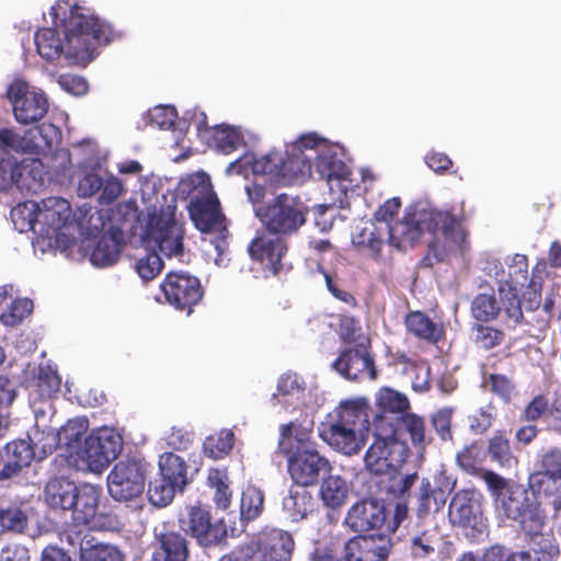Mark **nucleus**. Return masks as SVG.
<instances>
[{"label":"nucleus","instance_id":"1","mask_svg":"<svg viewBox=\"0 0 561 561\" xmlns=\"http://www.w3.org/2000/svg\"><path fill=\"white\" fill-rule=\"evenodd\" d=\"M376 405L378 411L370 421L371 405L366 397L341 400L321 423L320 437L337 453L358 455L367 443L370 424L381 431L386 423L411 410L408 397L389 387L379 389Z\"/></svg>","mask_w":561,"mask_h":561},{"label":"nucleus","instance_id":"2","mask_svg":"<svg viewBox=\"0 0 561 561\" xmlns=\"http://www.w3.org/2000/svg\"><path fill=\"white\" fill-rule=\"evenodd\" d=\"M50 15L55 26L62 30L65 39L61 41L54 27L35 32L37 53L47 61H55L65 55L75 62H89L99 45H107L121 37V33L108 22L70 0H58L51 7Z\"/></svg>","mask_w":561,"mask_h":561},{"label":"nucleus","instance_id":"3","mask_svg":"<svg viewBox=\"0 0 561 561\" xmlns=\"http://www.w3.org/2000/svg\"><path fill=\"white\" fill-rule=\"evenodd\" d=\"M481 478L485 482L491 494L500 500L501 508L508 519L516 522L519 528L531 540L541 537L545 541L540 550L550 557L559 553L558 545L551 535L542 534L546 524V515L540 504L528 496L527 490L522 484H510L508 481L492 470H484Z\"/></svg>","mask_w":561,"mask_h":561},{"label":"nucleus","instance_id":"4","mask_svg":"<svg viewBox=\"0 0 561 561\" xmlns=\"http://www.w3.org/2000/svg\"><path fill=\"white\" fill-rule=\"evenodd\" d=\"M179 190L190 201L187 208L195 227L202 232L217 233L215 248L219 253H224L228 247L226 217L208 175L192 174L180 182Z\"/></svg>","mask_w":561,"mask_h":561},{"label":"nucleus","instance_id":"5","mask_svg":"<svg viewBox=\"0 0 561 561\" xmlns=\"http://www.w3.org/2000/svg\"><path fill=\"white\" fill-rule=\"evenodd\" d=\"M309 209L298 198L280 193L255 209V215L266 231L290 237L307 222Z\"/></svg>","mask_w":561,"mask_h":561},{"label":"nucleus","instance_id":"6","mask_svg":"<svg viewBox=\"0 0 561 561\" xmlns=\"http://www.w3.org/2000/svg\"><path fill=\"white\" fill-rule=\"evenodd\" d=\"M427 232L434 236L440 232L450 249L462 250L467 244L469 232L465 227L467 216L463 204L439 208H422L420 216Z\"/></svg>","mask_w":561,"mask_h":561},{"label":"nucleus","instance_id":"7","mask_svg":"<svg viewBox=\"0 0 561 561\" xmlns=\"http://www.w3.org/2000/svg\"><path fill=\"white\" fill-rule=\"evenodd\" d=\"M310 171V159L291 150L285 153L271 151L253 163L254 173L270 175L280 186H288L304 180Z\"/></svg>","mask_w":561,"mask_h":561},{"label":"nucleus","instance_id":"8","mask_svg":"<svg viewBox=\"0 0 561 561\" xmlns=\"http://www.w3.org/2000/svg\"><path fill=\"white\" fill-rule=\"evenodd\" d=\"M374 430V442L367 448L364 462L368 471L375 474H386L398 471L407 462L410 448L401 439L383 437L377 427Z\"/></svg>","mask_w":561,"mask_h":561},{"label":"nucleus","instance_id":"9","mask_svg":"<svg viewBox=\"0 0 561 561\" xmlns=\"http://www.w3.org/2000/svg\"><path fill=\"white\" fill-rule=\"evenodd\" d=\"M179 525L185 536L190 535L203 548L216 546L227 537L225 522L214 520L210 510L201 504L186 506Z\"/></svg>","mask_w":561,"mask_h":561},{"label":"nucleus","instance_id":"10","mask_svg":"<svg viewBox=\"0 0 561 561\" xmlns=\"http://www.w3.org/2000/svg\"><path fill=\"white\" fill-rule=\"evenodd\" d=\"M145 240L168 257L183 254V228L173 211L161 209L159 213L150 214L145 229Z\"/></svg>","mask_w":561,"mask_h":561},{"label":"nucleus","instance_id":"11","mask_svg":"<svg viewBox=\"0 0 561 561\" xmlns=\"http://www.w3.org/2000/svg\"><path fill=\"white\" fill-rule=\"evenodd\" d=\"M147 463L138 459L119 460L107 476L110 495L116 501H130L142 494Z\"/></svg>","mask_w":561,"mask_h":561},{"label":"nucleus","instance_id":"12","mask_svg":"<svg viewBox=\"0 0 561 561\" xmlns=\"http://www.w3.org/2000/svg\"><path fill=\"white\" fill-rule=\"evenodd\" d=\"M168 304L190 314L193 307L203 298L204 290L199 279L185 272H169L160 284Z\"/></svg>","mask_w":561,"mask_h":561},{"label":"nucleus","instance_id":"13","mask_svg":"<svg viewBox=\"0 0 561 561\" xmlns=\"http://www.w3.org/2000/svg\"><path fill=\"white\" fill-rule=\"evenodd\" d=\"M122 451V437L108 428H102L84 438L80 457L92 471H102Z\"/></svg>","mask_w":561,"mask_h":561},{"label":"nucleus","instance_id":"14","mask_svg":"<svg viewBox=\"0 0 561 561\" xmlns=\"http://www.w3.org/2000/svg\"><path fill=\"white\" fill-rule=\"evenodd\" d=\"M287 458V471L291 480L300 486L316 485L321 474L331 471L328 458L317 448L283 454Z\"/></svg>","mask_w":561,"mask_h":561},{"label":"nucleus","instance_id":"15","mask_svg":"<svg viewBox=\"0 0 561 561\" xmlns=\"http://www.w3.org/2000/svg\"><path fill=\"white\" fill-rule=\"evenodd\" d=\"M332 366L342 377L351 381L378 378V370L369 346L363 343L344 348Z\"/></svg>","mask_w":561,"mask_h":561},{"label":"nucleus","instance_id":"16","mask_svg":"<svg viewBox=\"0 0 561 561\" xmlns=\"http://www.w3.org/2000/svg\"><path fill=\"white\" fill-rule=\"evenodd\" d=\"M60 540L73 549H79L81 561H123V556L116 547L98 541L88 529L80 530L76 526H66L60 534Z\"/></svg>","mask_w":561,"mask_h":561},{"label":"nucleus","instance_id":"17","mask_svg":"<svg viewBox=\"0 0 561 561\" xmlns=\"http://www.w3.org/2000/svg\"><path fill=\"white\" fill-rule=\"evenodd\" d=\"M481 497V494L476 490L463 489L457 491L448 507L451 524L461 528H471L481 534L485 528L482 520Z\"/></svg>","mask_w":561,"mask_h":561},{"label":"nucleus","instance_id":"18","mask_svg":"<svg viewBox=\"0 0 561 561\" xmlns=\"http://www.w3.org/2000/svg\"><path fill=\"white\" fill-rule=\"evenodd\" d=\"M344 524L354 533L376 531L385 537V504L374 499L358 501L348 508Z\"/></svg>","mask_w":561,"mask_h":561},{"label":"nucleus","instance_id":"19","mask_svg":"<svg viewBox=\"0 0 561 561\" xmlns=\"http://www.w3.org/2000/svg\"><path fill=\"white\" fill-rule=\"evenodd\" d=\"M7 93L13 104L14 117L21 124L37 122L48 111L47 99L41 93L30 91L23 82L12 83Z\"/></svg>","mask_w":561,"mask_h":561},{"label":"nucleus","instance_id":"20","mask_svg":"<svg viewBox=\"0 0 561 561\" xmlns=\"http://www.w3.org/2000/svg\"><path fill=\"white\" fill-rule=\"evenodd\" d=\"M248 251L252 260L276 275L283 267L282 260L288 251V244L285 237L265 230L249 243Z\"/></svg>","mask_w":561,"mask_h":561},{"label":"nucleus","instance_id":"21","mask_svg":"<svg viewBox=\"0 0 561 561\" xmlns=\"http://www.w3.org/2000/svg\"><path fill=\"white\" fill-rule=\"evenodd\" d=\"M101 497V489L89 483L78 485L76 490L75 503H72L71 518L72 523L67 526H76L77 529L91 530L92 528H104L103 523H99L98 507Z\"/></svg>","mask_w":561,"mask_h":561},{"label":"nucleus","instance_id":"22","mask_svg":"<svg viewBox=\"0 0 561 561\" xmlns=\"http://www.w3.org/2000/svg\"><path fill=\"white\" fill-rule=\"evenodd\" d=\"M379 433L383 437H394L405 444L410 440L412 446L417 449H424L431 443L424 417L411 412V410L393 422L386 423Z\"/></svg>","mask_w":561,"mask_h":561},{"label":"nucleus","instance_id":"23","mask_svg":"<svg viewBox=\"0 0 561 561\" xmlns=\"http://www.w3.org/2000/svg\"><path fill=\"white\" fill-rule=\"evenodd\" d=\"M190 542L184 534L167 524L154 529L150 561H188Z\"/></svg>","mask_w":561,"mask_h":561},{"label":"nucleus","instance_id":"24","mask_svg":"<svg viewBox=\"0 0 561 561\" xmlns=\"http://www.w3.org/2000/svg\"><path fill=\"white\" fill-rule=\"evenodd\" d=\"M421 214L422 208L410 209L401 220L388 225V243L400 251L413 248L426 231L420 219Z\"/></svg>","mask_w":561,"mask_h":561},{"label":"nucleus","instance_id":"25","mask_svg":"<svg viewBox=\"0 0 561 561\" xmlns=\"http://www.w3.org/2000/svg\"><path fill=\"white\" fill-rule=\"evenodd\" d=\"M313 421H291L279 426L278 450L282 454L317 448L312 438Z\"/></svg>","mask_w":561,"mask_h":561},{"label":"nucleus","instance_id":"26","mask_svg":"<svg viewBox=\"0 0 561 561\" xmlns=\"http://www.w3.org/2000/svg\"><path fill=\"white\" fill-rule=\"evenodd\" d=\"M70 203L58 196H49L38 203L39 216L38 233L49 236L61 229L70 218Z\"/></svg>","mask_w":561,"mask_h":561},{"label":"nucleus","instance_id":"27","mask_svg":"<svg viewBox=\"0 0 561 561\" xmlns=\"http://www.w3.org/2000/svg\"><path fill=\"white\" fill-rule=\"evenodd\" d=\"M256 545L267 561H289L295 549L291 534L276 528L261 534Z\"/></svg>","mask_w":561,"mask_h":561},{"label":"nucleus","instance_id":"28","mask_svg":"<svg viewBox=\"0 0 561 561\" xmlns=\"http://www.w3.org/2000/svg\"><path fill=\"white\" fill-rule=\"evenodd\" d=\"M34 446L28 439H14L5 444L2 456L3 466L0 469V478H12L28 467L35 459Z\"/></svg>","mask_w":561,"mask_h":561},{"label":"nucleus","instance_id":"29","mask_svg":"<svg viewBox=\"0 0 561 561\" xmlns=\"http://www.w3.org/2000/svg\"><path fill=\"white\" fill-rule=\"evenodd\" d=\"M403 323L408 334L428 344H437L445 335L443 325L420 310L409 311Z\"/></svg>","mask_w":561,"mask_h":561},{"label":"nucleus","instance_id":"30","mask_svg":"<svg viewBox=\"0 0 561 561\" xmlns=\"http://www.w3.org/2000/svg\"><path fill=\"white\" fill-rule=\"evenodd\" d=\"M78 485L68 478L54 477L44 489L45 503L54 511L67 512L75 503Z\"/></svg>","mask_w":561,"mask_h":561},{"label":"nucleus","instance_id":"31","mask_svg":"<svg viewBox=\"0 0 561 561\" xmlns=\"http://www.w3.org/2000/svg\"><path fill=\"white\" fill-rule=\"evenodd\" d=\"M60 135V129L51 123L35 125L23 134L24 152L46 153L58 142Z\"/></svg>","mask_w":561,"mask_h":561},{"label":"nucleus","instance_id":"32","mask_svg":"<svg viewBox=\"0 0 561 561\" xmlns=\"http://www.w3.org/2000/svg\"><path fill=\"white\" fill-rule=\"evenodd\" d=\"M39 160H22L11 168V182L22 193H36L44 185Z\"/></svg>","mask_w":561,"mask_h":561},{"label":"nucleus","instance_id":"33","mask_svg":"<svg viewBox=\"0 0 561 561\" xmlns=\"http://www.w3.org/2000/svg\"><path fill=\"white\" fill-rule=\"evenodd\" d=\"M388 554L387 547L374 546L365 537H354L345 543L343 557L337 561H386Z\"/></svg>","mask_w":561,"mask_h":561},{"label":"nucleus","instance_id":"34","mask_svg":"<svg viewBox=\"0 0 561 561\" xmlns=\"http://www.w3.org/2000/svg\"><path fill=\"white\" fill-rule=\"evenodd\" d=\"M122 249V231L111 230L103 234L92 250L90 261L94 266L104 267L113 265L119 257Z\"/></svg>","mask_w":561,"mask_h":561},{"label":"nucleus","instance_id":"35","mask_svg":"<svg viewBox=\"0 0 561 561\" xmlns=\"http://www.w3.org/2000/svg\"><path fill=\"white\" fill-rule=\"evenodd\" d=\"M306 382L296 373L287 371L278 378L276 392L273 399L284 405H294L305 396Z\"/></svg>","mask_w":561,"mask_h":561},{"label":"nucleus","instance_id":"36","mask_svg":"<svg viewBox=\"0 0 561 561\" xmlns=\"http://www.w3.org/2000/svg\"><path fill=\"white\" fill-rule=\"evenodd\" d=\"M158 466L160 476L180 486V491L188 484V466L179 455L171 451L163 453L159 457Z\"/></svg>","mask_w":561,"mask_h":561},{"label":"nucleus","instance_id":"37","mask_svg":"<svg viewBox=\"0 0 561 561\" xmlns=\"http://www.w3.org/2000/svg\"><path fill=\"white\" fill-rule=\"evenodd\" d=\"M211 142L216 151L230 154L247 145L239 127L229 124L216 125L213 128Z\"/></svg>","mask_w":561,"mask_h":561},{"label":"nucleus","instance_id":"38","mask_svg":"<svg viewBox=\"0 0 561 561\" xmlns=\"http://www.w3.org/2000/svg\"><path fill=\"white\" fill-rule=\"evenodd\" d=\"M230 479L225 468H210L207 473V485L214 490L213 501L217 508L226 511L231 502L233 492Z\"/></svg>","mask_w":561,"mask_h":561},{"label":"nucleus","instance_id":"39","mask_svg":"<svg viewBox=\"0 0 561 561\" xmlns=\"http://www.w3.org/2000/svg\"><path fill=\"white\" fill-rule=\"evenodd\" d=\"M348 496V485L341 476H329L322 480L320 486V497L324 506L332 510H340L346 503Z\"/></svg>","mask_w":561,"mask_h":561},{"label":"nucleus","instance_id":"40","mask_svg":"<svg viewBox=\"0 0 561 561\" xmlns=\"http://www.w3.org/2000/svg\"><path fill=\"white\" fill-rule=\"evenodd\" d=\"M528 485L538 497H554L552 503L556 508L561 505V501L559 500V495L561 494V479L538 470L529 476Z\"/></svg>","mask_w":561,"mask_h":561},{"label":"nucleus","instance_id":"41","mask_svg":"<svg viewBox=\"0 0 561 561\" xmlns=\"http://www.w3.org/2000/svg\"><path fill=\"white\" fill-rule=\"evenodd\" d=\"M283 508L291 520L299 522L313 512L314 499L312 494L305 489L290 490L289 494L283 500Z\"/></svg>","mask_w":561,"mask_h":561},{"label":"nucleus","instance_id":"42","mask_svg":"<svg viewBox=\"0 0 561 561\" xmlns=\"http://www.w3.org/2000/svg\"><path fill=\"white\" fill-rule=\"evenodd\" d=\"M447 501L443 489H434L427 479H423L417 493L416 513L419 517L439 512Z\"/></svg>","mask_w":561,"mask_h":561},{"label":"nucleus","instance_id":"43","mask_svg":"<svg viewBox=\"0 0 561 561\" xmlns=\"http://www.w3.org/2000/svg\"><path fill=\"white\" fill-rule=\"evenodd\" d=\"M314 171L320 179L331 182L332 180H348L351 171L348 167L336 156L323 152L316 158Z\"/></svg>","mask_w":561,"mask_h":561},{"label":"nucleus","instance_id":"44","mask_svg":"<svg viewBox=\"0 0 561 561\" xmlns=\"http://www.w3.org/2000/svg\"><path fill=\"white\" fill-rule=\"evenodd\" d=\"M471 316L478 322L494 321L501 312L493 288L476 295L470 306Z\"/></svg>","mask_w":561,"mask_h":561},{"label":"nucleus","instance_id":"45","mask_svg":"<svg viewBox=\"0 0 561 561\" xmlns=\"http://www.w3.org/2000/svg\"><path fill=\"white\" fill-rule=\"evenodd\" d=\"M38 203L27 201L18 204L10 211L12 222L20 232H37L39 216H37Z\"/></svg>","mask_w":561,"mask_h":561},{"label":"nucleus","instance_id":"46","mask_svg":"<svg viewBox=\"0 0 561 561\" xmlns=\"http://www.w3.org/2000/svg\"><path fill=\"white\" fill-rule=\"evenodd\" d=\"M488 454L492 461L503 468H512L518 463L517 457L512 451L510 439L502 433H496L489 439Z\"/></svg>","mask_w":561,"mask_h":561},{"label":"nucleus","instance_id":"47","mask_svg":"<svg viewBox=\"0 0 561 561\" xmlns=\"http://www.w3.org/2000/svg\"><path fill=\"white\" fill-rule=\"evenodd\" d=\"M264 510V493L255 485H248L241 494L240 518L243 522L256 519Z\"/></svg>","mask_w":561,"mask_h":561},{"label":"nucleus","instance_id":"48","mask_svg":"<svg viewBox=\"0 0 561 561\" xmlns=\"http://www.w3.org/2000/svg\"><path fill=\"white\" fill-rule=\"evenodd\" d=\"M234 444V434L231 430L224 428L205 438L203 447L205 454L213 459H222Z\"/></svg>","mask_w":561,"mask_h":561},{"label":"nucleus","instance_id":"49","mask_svg":"<svg viewBox=\"0 0 561 561\" xmlns=\"http://www.w3.org/2000/svg\"><path fill=\"white\" fill-rule=\"evenodd\" d=\"M176 490L180 491V486L160 476L149 482L148 499L152 505L164 507L172 502Z\"/></svg>","mask_w":561,"mask_h":561},{"label":"nucleus","instance_id":"50","mask_svg":"<svg viewBox=\"0 0 561 561\" xmlns=\"http://www.w3.org/2000/svg\"><path fill=\"white\" fill-rule=\"evenodd\" d=\"M484 322H477L472 325L473 342L483 350H492L501 345L505 333L494 327L484 325Z\"/></svg>","mask_w":561,"mask_h":561},{"label":"nucleus","instance_id":"51","mask_svg":"<svg viewBox=\"0 0 561 561\" xmlns=\"http://www.w3.org/2000/svg\"><path fill=\"white\" fill-rule=\"evenodd\" d=\"M437 545V531L426 529L411 539L410 551L415 559H426L435 553Z\"/></svg>","mask_w":561,"mask_h":561},{"label":"nucleus","instance_id":"52","mask_svg":"<svg viewBox=\"0 0 561 561\" xmlns=\"http://www.w3.org/2000/svg\"><path fill=\"white\" fill-rule=\"evenodd\" d=\"M503 310L506 316V325L515 328L524 320L522 302L516 286H510L507 294L502 298Z\"/></svg>","mask_w":561,"mask_h":561},{"label":"nucleus","instance_id":"53","mask_svg":"<svg viewBox=\"0 0 561 561\" xmlns=\"http://www.w3.org/2000/svg\"><path fill=\"white\" fill-rule=\"evenodd\" d=\"M35 383L42 398H51L60 390L61 379L57 371L51 369L49 366H41Z\"/></svg>","mask_w":561,"mask_h":561},{"label":"nucleus","instance_id":"54","mask_svg":"<svg viewBox=\"0 0 561 561\" xmlns=\"http://www.w3.org/2000/svg\"><path fill=\"white\" fill-rule=\"evenodd\" d=\"M27 439L34 446L35 459L43 460L48 455L53 454L58 446V437L54 432H41L36 430L34 435H27Z\"/></svg>","mask_w":561,"mask_h":561},{"label":"nucleus","instance_id":"55","mask_svg":"<svg viewBox=\"0 0 561 561\" xmlns=\"http://www.w3.org/2000/svg\"><path fill=\"white\" fill-rule=\"evenodd\" d=\"M33 310V301L28 298L14 299L7 312L0 316L4 325L14 327L22 322Z\"/></svg>","mask_w":561,"mask_h":561},{"label":"nucleus","instance_id":"56","mask_svg":"<svg viewBox=\"0 0 561 561\" xmlns=\"http://www.w3.org/2000/svg\"><path fill=\"white\" fill-rule=\"evenodd\" d=\"M457 463L468 473H477L483 462V453L480 446L470 445L457 454Z\"/></svg>","mask_w":561,"mask_h":561},{"label":"nucleus","instance_id":"57","mask_svg":"<svg viewBox=\"0 0 561 561\" xmlns=\"http://www.w3.org/2000/svg\"><path fill=\"white\" fill-rule=\"evenodd\" d=\"M163 261L157 252H149L137 260L135 268L144 280H151L160 274Z\"/></svg>","mask_w":561,"mask_h":561},{"label":"nucleus","instance_id":"58","mask_svg":"<svg viewBox=\"0 0 561 561\" xmlns=\"http://www.w3.org/2000/svg\"><path fill=\"white\" fill-rule=\"evenodd\" d=\"M0 516L3 520L4 533H23L27 527V516L19 507H7L0 510Z\"/></svg>","mask_w":561,"mask_h":561},{"label":"nucleus","instance_id":"59","mask_svg":"<svg viewBox=\"0 0 561 561\" xmlns=\"http://www.w3.org/2000/svg\"><path fill=\"white\" fill-rule=\"evenodd\" d=\"M148 116L152 125L160 129H170L174 126L178 114L173 106L159 105L150 110Z\"/></svg>","mask_w":561,"mask_h":561},{"label":"nucleus","instance_id":"60","mask_svg":"<svg viewBox=\"0 0 561 561\" xmlns=\"http://www.w3.org/2000/svg\"><path fill=\"white\" fill-rule=\"evenodd\" d=\"M540 471L561 479V448L550 447L543 451L539 460Z\"/></svg>","mask_w":561,"mask_h":561},{"label":"nucleus","instance_id":"61","mask_svg":"<svg viewBox=\"0 0 561 561\" xmlns=\"http://www.w3.org/2000/svg\"><path fill=\"white\" fill-rule=\"evenodd\" d=\"M125 188L122 181L116 176H110L103 181L101 194L99 196V204L107 206L114 203L123 193Z\"/></svg>","mask_w":561,"mask_h":561},{"label":"nucleus","instance_id":"62","mask_svg":"<svg viewBox=\"0 0 561 561\" xmlns=\"http://www.w3.org/2000/svg\"><path fill=\"white\" fill-rule=\"evenodd\" d=\"M87 426L82 421L70 420L57 434L58 440H65V444L69 447L75 443H80L85 434Z\"/></svg>","mask_w":561,"mask_h":561},{"label":"nucleus","instance_id":"63","mask_svg":"<svg viewBox=\"0 0 561 561\" xmlns=\"http://www.w3.org/2000/svg\"><path fill=\"white\" fill-rule=\"evenodd\" d=\"M483 271L485 272V274L488 276L493 277L500 284L499 291L501 294L504 293V290H505L504 285H506L507 288H510V286H513L512 285V283H513L512 275L510 274V278L505 277L504 266L499 259H496V257L486 259L484 262Z\"/></svg>","mask_w":561,"mask_h":561},{"label":"nucleus","instance_id":"64","mask_svg":"<svg viewBox=\"0 0 561 561\" xmlns=\"http://www.w3.org/2000/svg\"><path fill=\"white\" fill-rule=\"evenodd\" d=\"M193 442L194 432L182 427H172L167 436V445L174 450H187Z\"/></svg>","mask_w":561,"mask_h":561}]
</instances>
